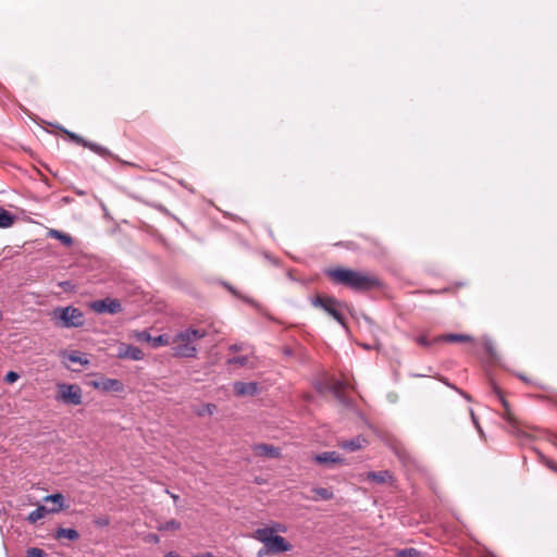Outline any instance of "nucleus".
Masks as SVG:
<instances>
[{"instance_id":"f257e3e1","label":"nucleus","mask_w":557,"mask_h":557,"mask_svg":"<svg viewBox=\"0 0 557 557\" xmlns=\"http://www.w3.org/2000/svg\"><path fill=\"white\" fill-rule=\"evenodd\" d=\"M325 273L335 283L346 285L354 290H370L380 285L376 276L368 272L336 268Z\"/></svg>"},{"instance_id":"f03ea898","label":"nucleus","mask_w":557,"mask_h":557,"mask_svg":"<svg viewBox=\"0 0 557 557\" xmlns=\"http://www.w3.org/2000/svg\"><path fill=\"white\" fill-rule=\"evenodd\" d=\"M201 329L187 327L178 331L171 339L173 355L178 358H194L197 355V342L206 337Z\"/></svg>"},{"instance_id":"7ed1b4c3","label":"nucleus","mask_w":557,"mask_h":557,"mask_svg":"<svg viewBox=\"0 0 557 557\" xmlns=\"http://www.w3.org/2000/svg\"><path fill=\"white\" fill-rule=\"evenodd\" d=\"M312 306L323 309L341 325L345 326V320L341 312L343 305L333 297L317 296L311 299Z\"/></svg>"},{"instance_id":"20e7f679","label":"nucleus","mask_w":557,"mask_h":557,"mask_svg":"<svg viewBox=\"0 0 557 557\" xmlns=\"http://www.w3.org/2000/svg\"><path fill=\"white\" fill-rule=\"evenodd\" d=\"M54 317L59 319L64 327H79L84 325V314L78 308H57Z\"/></svg>"},{"instance_id":"39448f33","label":"nucleus","mask_w":557,"mask_h":557,"mask_svg":"<svg viewBox=\"0 0 557 557\" xmlns=\"http://www.w3.org/2000/svg\"><path fill=\"white\" fill-rule=\"evenodd\" d=\"M82 388L77 384H58L57 400L65 405L78 406L82 404Z\"/></svg>"},{"instance_id":"423d86ee","label":"nucleus","mask_w":557,"mask_h":557,"mask_svg":"<svg viewBox=\"0 0 557 557\" xmlns=\"http://www.w3.org/2000/svg\"><path fill=\"white\" fill-rule=\"evenodd\" d=\"M89 308L98 314H116L123 310L121 301L110 297L91 301Z\"/></svg>"},{"instance_id":"0eeeda50","label":"nucleus","mask_w":557,"mask_h":557,"mask_svg":"<svg viewBox=\"0 0 557 557\" xmlns=\"http://www.w3.org/2000/svg\"><path fill=\"white\" fill-rule=\"evenodd\" d=\"M90 385L102 392H122L124 386L121 381L116 379L100 377L90 382Z\"/></svg>"},{"instance_id":"6e6552de","label":"nucleus","mask_w":557,"mask_h":557,"mask_svg":"<svg viewBox=\"0 0 557 557\" xmlns=\"http://www.w3.org/2000/svg\"><path fill=\"white\" fill-rule=\"evenodd\" d=\"M226 364L231 369H239V368H249L253 369L256 367V359L252 356V352L250 355H244V356H236L227 358Z\"/></svg>"},{"instance_id":"1a4fd4ad","label":"nucleus","mask_w":557,"mask_h":557,"mask_svg":"<svg viewBox=\"0 0 557 557\" xmlns=\"http://www.w3.org/2000/svg\"><path fill=\"white\" fill-rule=\"evenodd\" d=\"M292 545L281 535H274L265 546V552L271 554H278L292 549Z\"/></svg>"},{"instance_id":"9d476101","label":"nucleus","mask_w":557,"mask_h":557,"mask_svg":"<svg viewBox=\"0 0 557 557\" xmlns=\"http://www.w3.org/2000/svg\"><path fill=\"white\" fill-rule=\"evenodd\" d=\"M364 480L376 484H393L394 476L388 470L370 471L364 474Z\"/></svg>"},{"instance_id":"9b49d317","label":"nucleus","mask_w":557,"mask_h":557,"mask_svg":"<svg viewBox=\"0 0 557 557\" xmlns=\"http://www.w3.org/2000/svg\"><path fill=\"white\" fill-rule=\"evenodd\" d=\"M119 358L129 360H141L145 357L144 351L132 345H123L119 348Z\"/></svg>"},{"instance_id":"f8f14e48","label":"nucleus","mask_w":557,"mask_h":557,"mask_svg":"<svg viewBox=\"0 0 557 557\" xmlns=\"http://www.w3.org/2000/svg\"><path fill=\"white\" fill-rule=\"evenodd\" d=\"M234 392L237 396H253L258 393V384L256 382H235L233 384Z\"/></svg>"},{"instance_id":"ddd939ff","label":"nucleus","mask_w":557,"mask_h":557,"mask_svg":"<svg viewBox=\"0 0 557 557\" xmlns=\"http://www.w3.org/2000/svg\"><path fill=\"white\" fill-rule=\"evenodd\" d=\"M252 449L257 456H264L268 458H278L281 456L280 448L270 444H257Z\"/></svg>"},{"instance_id":"4468645a","label":"nucleus","mask_w":557,"mask_h":557,"mask_svg":"<svg viewBox=\"0 0 557 557\" xmlns=\"http://www.w3.org/2000/svg\"><path fill=\"white\" fill-rule=\"evenodd\" d=\"M45 503H53L54 506L50 508L52 513H58L66 509L69 506L65 504V497L61 493L50 494L44 497Z\"/></svg>"},{"instance_id":"2eb2a0df","label":"nucleus","mask_w":557,"mask_h":557,"mask_svg":"<svg viewBox=\"0 0 557 557\" xmlns=\"http://www.w3.org/2000/svg\"><path fill=\"white\" fill-rule=\"evenodd\" d=\"M313 460L318 463L327 466L342 462V458L336 451H324L322 454H318L313 457Z\"/></svg>"},{"instance_id":"dca6fc26","label":"nucleus","mask_w":557,"mask_h":557,"mask_svg":"<svg viewBox=\"0 0 557 557\" xmlns=\"http://www.w3.org/2000/svg\"><path fill=\"white\" fill-rule=\"evenodd\" d=\"M495 391H496L497 395L500 398L502 405L505 408V413H504L503 417L510 424V428H511L510 432H512V433H515L517 435H520V431H519V429L517 426V421H516V419L513 418V416L509 411V407H508L507 400L500 395V392L497 388H495Z\"/></svg>"},{"instance_id":"f3484780","label":"nucleus","mask_w":557,"mask_h":557,"mask_svg":"<svg viewBox=\"0 0 557 557\" xmlns=\"http://www.w3.org/2000/svg\"><path fill=\"white\" fill-rule=\"evenodd\" d=\"M473 338L466 334H445L434 338V343L450 342V343H470Z\"/></svg>"},{"instance_id":"a211bd4d","label":"nucleus","mask_w":557,"mask_h":557,"mask_svg":"<svg viewBox=\"0 0 557 557\" xmlns=\"http://www.w3.org/2000/svg\"><path fill=\"white\" fill-rule=\"evenodd\" d=\"M346 387H347V384L345 382H343V381H339V380H335L334 382H332V384L330 386V389L333 393L334 397L341 404H344V405L348 404L347 398L344 395V391H345Z\"/></svg>"},{"instance_id":"6ab92c4d","label":"nucleus","mask_w":557,"mask_h":557,"mask_svg":"<svg viewBox=\"0 0 557 557\" xmlns=\"http://www.w3.org/2000/svg\"><path fill=\"white\" fill-rule=\"evenodd\" d=\"M311 493L313 494L308 499L318 502V500H330L334 497L333 492L326 487H313L311 488Z\"/></svg>"},{"instance_id":"aec40b11","label":"nucleus","mask_w":557,"mask_h":557,"mask_svg":"<svg viewBox=\"0 0 557 557\" xmlns=\"http://www.w3.org/2000/svg\"><path fill=\"white\" fill-rule=\"evenodd\" d=\"M52 513L50 508L44 505H39L35 510L29 512L26 520L29 523H36L38 520L44 519L47 515Z\"/></svg>"},{"instance_id":"412c9836","label":"nucleus","mask_w":557,"mask_h":557,"mask_svg":"<svg viewBox=\"0 0 557 557\" xmlns=\"http://www.w3.org/2000/svg\"><path fill=\"white\" fill-rule=\"evenodd\" d=\"M54 539H67L70 541H77L79 539V533L75 529L58 528L54 533Z\"/></svg>"},{"instance_id":"4be33fe9","label":"nucleus","mask_w":557,"mask_h":557,"mask_svg":"<svg viewBox=\"0 0 557 557\" xmlns=\"http://www.w3.org/2000/svg\"><path fill=\"white\" fill-rule=\"evenodd\" d=\"M363 443H366V440L357 436L349 441H343L339 446L345 450L356 451L362 447Z\"/></svg>"},{"instance_id":"5701e85b","label":"nucleus","mask_w":557,"mask_h":557,"mask_svg":"<svg viewBox=\"0 0 557 557\" xmlns=\"http://www.w3.org/2000/svg\"><path fill=\"white\" fill-rule=\"evenodd\" d=\"M273 532V529L270 528L257 529L255 531L253 539L258 540L259 542L263 543L264 546H267L271 537L274 536Z\"/></svg>"},{"instance_id":"b1692460","label":"nucleus","mask_w":557,"mask_h":557,"mask_svg":"<svg viewBox=\"0 0 557 557\" xmlns=\"http://www.w3.org/2000/svg\"><path fill=\"white\" fill-rule=\"evenodd\" d=\"M15 215L4 208L0 207V227L7 228L14 224Z\"/></svg>"},{"instance_id":"393cba45","label":"nucleus","mask_w":557,"mask_h":557,"mask_svg":"<svg viewBox=\"0 0 557 557\" xmlns=\"http://www.w3.org/2000/svg\"><path fill=\"white\" fill-rule=\"evenodd\" d=\"M49 236L59 239L65 246H71L73 244V238L69 234L58 230H50Z\"/></svg>"},{"instance_id":"a878e982","label":"nucleus","mask_w":557,"mask_h":557,"mask_svg":"<svg viewBox=\"0 0 557 557\" xmlns=\"http://www.w3.org/2000/svg\"><path fill=\"white\" fill-rule=\"evenodd\" d=\"M83 146L90 149L91 151H94L95 153H97L101 157H107L110 154V152L107 148H104L96 143L88 141L86 139H85V144Z\"/></svg>"},{"instance_id":"bb28decb","label":"nucleus","mask_w":557,"mask_h":557,"mask_svg":"<svg viewBox=\"0 0 557 557\" xmlns=\"http://www.w3.org/2000/svg\"><path fill=\"white\" fill-rule=\"evenodd\" d=\"M397 557H424L423 553L417 548H404L396 552Z\"/></svg>"},{"instance_id":"cd10ccee","label":"nucleus","mask_w":557,"mask_h":557,"mask_svg":"<svg viewBox=\"0 0 557 557\" xmlns=\"http://www.w3.org/2000/svg\"><path fill=\"white\" fill-rule=\"evenodd\" d=\"M171 339L169 335L166 334H161L159 336H156V337H152V346L154 348H158V347H161V346H166V345H171Z\"/></svg>"},{"instance_id":"c85d7f7f","label":"nucleus","mask_w":557,"mask_h":557,"mask_svg":"<svg viewBox=\"0 0 557 557\" xmlns=\"http://www.w3.org/2000/svg\"><path fill=\"white\" fill-rule=\"evenodd\" d=\"M67 358L71 362L79 363L82 366H87L89 363V360L87 358H85L83 354H81L78 351H73L72 354L69 355Z\"/></svg>"},{"instance_id":"c756f323","label":"nucleus","mask_w":557,"mask_h":557,"mask_svg":"<svg viewBox=\"0 0 557 557\" xmlns=\"http://www.w3.org/2000/svg\"><path fill=\"white\" fill-rule=\"evenodd\" d=\"M181 528V523L174 519H171L166 521L163 524H160L158 527V530L160 531H168V530H178Z\"/></svg>"},{"instance_id":"7c9ffc66","label":"nucleus","mask_w":557,"mask_h":557,"mask_svg":"<svg viewBox=\"0 0 557 557\" xmlns=\"http://www.w3.org/2000/svg\"><path fill=\"white\" fill-rule=\"evenodd\" d=\"M63 132L69 136V138L71 140H73L74 143L78 144V145H84L85 144V138H83L82 136L73 133V132H70V131H66V129H63Z\"/></svg>"},{"instance_id":"2f4dec72","label":"nucleus","mask_w":557,"mask_h":557,"mask_svg":"<svg viewBox=\"0 0 557 557\" xmlns=\"http://www.w3.org/2000/svg\"><path fill=\"white\" fill-rule=\"evenodd\" d=\"M540 460L546 466L548 467L550 470L557 472V463L555 461H553L552 459H548L547 457H545L543 454H540Z\"/></svg>"},{"instance_id":"473e14b6","label":"nucleus","mask_w":557,"mask_h":557,"mask_svg":"<svg viewBox=\"0 0 557 557\" xmlns=\"http://www.w3.org/2000/svg\"><path fill=\"white\" fill-rule=\"evenodd\" d=\"M26 554H27V557H45V555H46L45 552L38 547L28 548Z\"/></svg>"},{"instance_id":"72a5a7b5","label":"nucleus","mask_w":557,"mask_h":557,"mask_svg":"<svg viewBox=\"0 0 557 557\" xmlns=\"http://www.w3.org/2000/svg\"><path fill=\"white\" fill-rule=\"evenodd\" d=\"M136 338L140 342H152V336L147 331H141L136 334Z\"/></svg>"},{"instance_id":"f704fd0d","label":"nucleus","mask_w":557,"mask_h":557,"mask_svg":"<svg viewBox=\"0 0 557 557\" xmlns=\"http://www.w3.org/2000/svg\"><path fill=\"white\" fill-rule=\"evenodd\" d=\"M94 523L97 525V527H100V528H103V527H107L109 525L110 523V519L106 516L103 517H98L94 520Z\"/></svg>"},{"instance_id":"c9c22d12","label":"nucleus","mask_w":557,"mask_h":557,"mask_svg":"<svg viewBox=\"0 0 557 557\" xmlns=\"http://www.w3.org/2000/svg\"><path fill=\"white\" fill-rule=\"evenodd\" d=\"M414 341L421 345V346H424V347H429L432 343H434V339L431 342L430 339H428L426 336L424 335H421V336H417L414 338Z\"/></svg>"},{"instance_id":"e433bc0d","label":"nucleus","mask_w":557,"mask_h":557,"mask_svg":"<svg viewBox=\"0 0 557 557\" xmlns=\"http://www.w3.org/2000/svg\"><path fill=\"white\" fill-rule=\"evenodd\" d=\"M20 377V375L14 372V371H9L7 374H5V377H4V381L9 384H12L14 383L15 381H17Z\"/></svg>"},{"instance_id":"4c0bfd02","label":"nucleus","mask_w":557,"mask_h":557,"mask_svg":"<svg viewBox=\"0 0 557 557\" xmlns=\"http://www.w3.org/2000/svg\"><path fill=\"white\" fill-rule=\"evenodd\" d=\"M247 348H248V347H247V345H246V344H244V343H240V344H233V345H231V346L228 347V349H230L231 351H234V352H235V351H245V350H247Z\"/></svg>"},{"instance_id":"58836bf2","label":"nucleus","mask_w":557,"mask_h":557,"mask_svg":"<svg viewBox=\"0 0 557 557\" xmlns=\"http://www.w3.org/2000/svg\"><path fill=\"white\" fill-rule=\"evenodd\" d=\"M146 541L150 542V543L157 544V543H159L160 539H159V536L157 534L150 533V534L147 535Z\"/></svg>"},{"instance_id":"ea45409f","label":"nucleus","mask_w":557,"mask_h":557,"mask_svg":"<svg viewBox=\"0 0 557 557\" xmlns=\"http://www.w3.org/2000/svg\"><path fill=\"white\" fill-rule=\"evenodd\" d=\"M484 348H485L486 352H488L490 355H493V344L490 339H486L484 342Z\"/></svg>"},{"instance_id":"a19ab883","label":"nucleus","mask_w":557,"mask_h":557,"mask_svg":"<svg viewBox=\"0 0 557 557\" xmlns=\"http://www.w3.org/2000/svg\"><path fill=\"white\" fill-rule=\"evenodd\" d=\"M471 416H472L473 423L475 424V426H476V429H478L479 433L482 435V434H483V431H482V429L480 428V425H479V423H478V421H476V419H475V417H474L473 412H471Z\"/></svg>"},{"instance_id":"79ce46f5","label":"nucleus","mask_w":557,"mask_h":557,"mask_svg":"<svg viewBox=\"0 0 557 557\" xmlns=\"http://www.w3.org/2000/svg\"><path fill=\"white\" fill-rule=\"evenodd\" d=\"M164 557H182V556L175 552H170V553L165 554Z\"/></svg>"},{"instance_id":"37998d69","label":"nucleus","mask_w":557,"mask_h":557,"mask_svg":"<svg viewBox=\"0 0 557 557\" xmlns=\"http://www.w3.org/2000/svg\"><path fill=\"white\" fill-rule=\"evenodd\" d=\"M194 557H214V556L212 553H205V554L195 555Z\"/></svg>"},{"instance_id":"c03bdc74","label":"nucleus","mask_w":557,"mask_h":557,"mask_svg":"<svg viewBox=\"0 0 557 557\" xmlns=\"http://www.w3.org/2000/svg\"><path fill=\"white\" fill-rule=\"evenodd\" d=\"M267 554H268V553L265 552V546H264L262 549H260V550L258 552V557H262V556H264V555H267Z\"/></svg>"},{"instance_id":"a18cd8bd","label":"nucleus","mask_w":557,"mask_h":557,"mask_svg":"<svg viewBox=\"0 0 557 557\" xmlns=\"http://www.w3.org/2000/svg\"><path fill=\"white\" fill-rule=\"evenodd\" d=\"M171 496H172V498H173L174 500H176V499L178 498V497H177V495H174V494H172Z\"/></svg>"},{"instance_id":"49530a36","label":"nucleus","mask_w":557,"mask_h":557,"mask_svg":"<svg viewBox=\"0 0 557 557\" xmlns=\"http://www.w3.org/2000/svg\"><path fill=\"white\" fill-rule=\"evenodd\" d=\"M211 407H212L211 405H209V406H208V411H209L210 413H212Z\"/></svg>"}]
</instances>
